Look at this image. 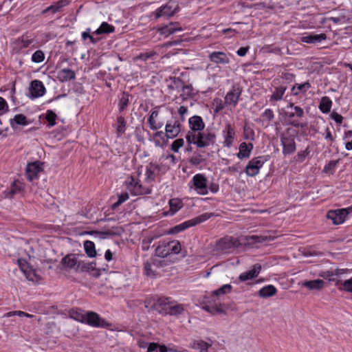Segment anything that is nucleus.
I'll return each mask as SVG.
<instances>
[{"label":"nucleus","instance_id":"5","mask_svg":"<svg viewBox=\"0 0 352 352\" xmlns=\"http://www.w3.org/2000/svg\"><path fill=\"white\" fill-rule=\"evenodd\" d=\"M155 307L160 309V312L164 311L172 316L182 314L185 309L184 305L174 302L169 297L159 298L155 302Z\"/></svg>","mask_w":352,"mask_h":352},{"label":"nucleus","instance_id":"62","mask_svg":"<svg viewBox=\"0 0 352 352\" xmlns=\"http://www.w3.org/2000/svg\"><path fill=\"white\" fill-rule=\"evenodd\" d=\"M182 92L183 94L181 95L182 96L189 97L192 96L194 94L192 87L188 85L183 87Z\"/></svg>","mask_w":352,"mask_h":352},{"label":"nucleus","instance_id":"10","mask_svg":"<svg viewBox=\"0 0 352 352\" xmlns=\"http://www.w3.org/2000/svg\"><path fill=\"white\" fill-rule=\"evenodd\" d=\"M208 218L209 216L207 214H201L174 226L169 232L171 234L181 232L188 228L197 226V224L206 221Z\"/></svg>","mask_w":352,"mask_h":352},{"label":"nucleus","instance_id":"53","mask_svg":"<svg viewBox=\"0 0 352 352\" xmlns=\"http://www.w3.org/2000/svg\"><path fill=\"white\" fill-rule=\"evenodd\" d=\"M24 189V184L23 183L21 182L19 180H16L13 182L12 187H11V192L12 194H16L18 192H21Z\"/></svg>","mask_w":352,"mask_h":352},{"label":"nucleus","instance_id":"46","mask_svg":"<svg viewBox=\"0 0 352 352\" xmlns=\"http://www.w3.org/2000/svg\"><path fill=\"white\" fill-rule=\"evenodd\" d=\"M343 140L344 141L345 148L347 151L352 150V129L344 131L343 135Z\"/></svg>","mask_w":352,"mask_h":352},{"label":"nucleus","instance_id":"22","mask_svg":"<svg viewBox=\"0 0 352 352\" xmlns=\"http://www.w3.org/2000/svg\"><path fill=\"white\" fill-rule=\"evenodd\" d=\"M253 148L254 144L252 142H241L239 146V152L236 153L237 157L241 160L248 159L252 154Z\"/></svg>","mask_w":352,"mask_h":352},{"label":"nucleus","instance_id":"58","mask_svg":"<svg viewBox=\"0 0 352 352\" xmlns=\"http://www.w3.org/2000/svg\"><path fill=\"white\" fill-rule=\"evenodd\" d=\"M129 198L128 192H122L118 196V201L113 204V207L116 208L125 202Z\"/></svg>","mask_w":352,"mask_h":352},{"label":"nucleus","instance_id":"51","mask_svg":"<svg viewBox=\"0 0 352 352\" xmlns=\"http://www.w3.org/2000/svg\"><path fill=\"white\" fill-rule=\"evenodd\" d=\"M338 164V161L336 160H331L327 164H326L324 167L323 172L325 173L332 175L333 174L336 166Z\"/></svg>","mask_w":352,"mask_h":352},{"label":"nucleus","instance_id":"29","mask_svg":"<svg viewBox=\"0 0 352 352\" xmlns=\"http://www.w3.org/2000/svg\"><path fill=\"white\" fill-rule=\"evenodd\" d=\"M113 126L116 129L117 137H120L126 132V120L122 115H119Z\"/></svg>","mask_w":352,"mask_h":352},{"label":"nucleus","instance_id":"54","mask_svg":"<svg viewBox=\"0 0 352 352\" xmlns=\"http://www.w3.org/2000/svg\"><path fill=\"white\" fill-rule=\"evenodd\" d=\"M333 272H334V271L333 270L322 271L318 274V276L320 277H322V278H324L328 280L329 282H331V281L335 280H334L335 274Z\"/></svg>","mask_w":352,"mask_h":352},{"label":"nucleus","instance_id":"4","mask_svg":"<svg viewBox=\"0 0 352 352\" xmlns=\"http://www.w3.org/2000/svg\"><path fill=\"white\" fill-rule=\"evenodd\" d=\"M186 139L188 144H193L201 148L213 146L216 142L217 137L214 132L206 129L195 135H186Z\"/></svg>","mask_w":352,"mask_h":352},{"label":"nucleus","instance_id":"48","mask_svg":"<svg viewBox=\"0 0 352 352\" xmlns=\"http://www.w3.org/2000/svg\"><path fill=\"white\" fill-rule=\"evenodd\" d=\"M129 104V95L123 93L118 102V109L120 112L123 111Z\"/></svg>","mask_w":352,"mask_h":352},{"label":"nucleus","instance_id":"20","mask_svg":"<svg viewBox=\"0 0 352 352\" xmlns=\"http://www.w3.org/2000/svg\"><path fill=\"white\" fill-rule=\"evenodd\" d=\"M261 265L255 264L250 270L241 273L239 276V280L241 282H245L247 280H252L258 276V274L261 272Z\"/></svg>","mask_w":352,"mask_h":352},{"label":"nucleus","instance_id":"24","mask_svg":"<svg viewBox=\"0 0 352 352\" xmlns=\"http://www.w3.org/2000/svg\"><path fill=\"white\" fill-rule=\"evenodd\" d=\"M327 218L331 220L334 225L342 224L346 219L342 208L329 210L327 214Z\"/></svg>","mask_w":352,"mask_h":352},{"label":"nucleus","instance_id":"8","mask_svg":"<svg viewBox=\"0 0 352 352\" xmlns=\"http://www.w3.org/2000/svg\"><path fill=\"white\" fill-rule=\"evenodd\" d=\"M125 186L133 196L148 195L151 192L150 186L142 184L138 179L134 177H131L126 180Z\"/></svg>","mask_w":352,"mask_h":352},{"label":"nucleus","instance_id":"49","mask_svg":"<svg viewBox=\"0 0 352 352\" xmlns=\"http://www.w3.org/2000/svg\"><path fill=\"white\" fill-rule=\"evenodd\" d=\"M45 60L44 52L41 50H36L32 56L31 60L35 63H42Z\"/></svg>","mask_w":352,"mask_h":352},{"label":"nucleus","instance_id":"7","mask_svg":"<svg viewBox=\"0 0 352 352\" xmlns=\"http://www.w3.org/2000/svg\"><path fill=\"white\" fill-rule=\"evenodd\" d=\"M270 160V155H259L252 157L245 168V173L248 177L258 175L263 165Z\"/></svg>","mask_w":352,"mask_h":352},{"label":"nucleus","instance_id":"13","mask_svg":"<svg viewBox=\"0 0 352 352\" xmlns=\"http://www.w3.org/2000/svg\"><path fill=\"white\" fill-rule=\"evenodd\" d=\"M84 324H86L90 327L99 328V327H108L110 326L109 322L104 318H102L99 314L94 311H87L85 316V321Z\"/></svg>","mask_w":352,"mask_h":352},{"label":"nucleus","instance_id":"55","mask_svg":"<svg viewBox=\"0 0 352 352\" xmlns=\"http://www.w3.org/2000/svg\"><path fill=\"white\" fill-rule=\"evenodd\" d=\"M184 140L182 138H178L174 140L171 144V150L175 153H178L179 150L184 146Z\"/></svg>","mask_w":352,"mask_h":352},{"label":"nucleus","instance_id":"40","mask_svg":"<svg viewBox=\"0 0 352 352\" xmlns=\"http://www.w3.org/2000/svg\"><path fill=\"white\" fill-rule=\"evenodd\" d=\"M276 293V288L272 285H269L262 287L259 290V296L263 298H268L275 295Z\"/></svg>","mask_w":352,"mask_h":352},{"label":"nucleus","instance_id":"61","mask_svg":"<svg viewBox=\"0 0 352 352\" xmlns=\"http://www.w3.org/2000/svg\"><path fill=\"white\" fill-rule=\"evenodd\" d=\"M331 118L337 124L340 125L343 121V117L336 111H333L331 113Z\"/></svg>","mask_w":352,"mask_h":352},{"label":"nucleus","instance_id":"21","mask_svg":"<svg viewBox=\"0 0 352 352\" xmlns=\"http://www.w3.org/2000/svg\"><path fill=\"white\" fill-rule=\"evenodd\" d=\"M212 346V342L201 339H194L188 344L190 349L198 351L199 352H208L209 348Z\"/></svg>","mask_w":352,"mask_h":352},{"label":"nucleus","instance_id":"60","mask_svg":"<svg viewBox=\"0 0 352 352\" xmlns=\"http://www.w3.org/2000/svg\"><path fill=\"white\" fill-rule=\"evenodd\" d=\"M8 111V104L6 100L0 96V115Z\"/></svg>","mask_w":352,"mask_h":352},{"label":"nucleus","instance_id":"34","mask_svg":"<svg viewBox=\"0 0 352 352\" xmlns=\"http://www.w3.org/2000/svg\"><path fill=\"white\" fill-rule=\"evenodd\" d=\"M287 108H289V109H292L291 112L287 111L286 113V116L288 118L291 119V118H293L294 117H297V118H300L303 117V116H304V110L300 107L295 106L293 103H289L287 105Z\"/></svg>","mask_w":352,"mask_h":352},{"label":"nucleus","instance_id":"44","mask_svg":"<svg viewBox=\"0 0 352 352\" xmlns=\"http://www.w3.org/2000/svg\"><path fill=\"white\" fill-rule=\"evenodd\" d=\"M84 249L85 253L89 258H94L96 256L95 244L93 241H85L84 242Z\"/></svg>","mask_w":352,"mask_h":352},{"label":"nucleus","instance_id":"16","mask_svg":"<svg viewBox=\"0 0 352 352\" xmlns=\"http://www.w3.org/2000/svg\"><path fill=\"white\" fill-rule=\"evenodd\" d=\"M46 89L43 82L39 80H32L29 86L28 97L34 100L43 96L45 94Z\"/></svg>","mask_w":352,"mask_h":352},{"label":"nucleus","instance_id":"50","mask_svg":"<svg viewBox=\"0 0 352 352\" xmlns=\"http://www.w3.org/2000/svg\"><path fill=\"white\" fill-rule=\"evenodd\" d=\"M48 122V127L54 126L56 124V115L52 110H47L45 117Z\"/></svg>","mask_w":352,"mask_h":352},{"label":"nucleus","instance_id":"47","mask_svg":"<svg viewBox=\"0 0 352 352\" xmlns=\"http://www.w3.org/2000/svg\"><path fill=\"white\" fill-rule=\"evenodd\" d=\"M168 243V246L170 250V254H178L181 251V244L177 241H173Z\"/></svg>","mask_w":352,"mask_h":352},{"label":"nucleus","instance_id":"19","mask_svg":"<svg viewBox=\"0 0 352 352\" xmlns=\"http://www.w3.org/2000/svg\"><path fill=\"white\" fill-rule=\"evenodd\" d=\"M160 107H156L152 109L147 118L149 128L153 131L160 129L164 126V122L159 119Z\"/></svg>","mask_w":352,"mask_h":352},{"label":"nucleus","instance_id":"18","mask_svg":"<svg viewBox=\"0 0 352 352\" xmlns=\"http://www.w3.org/2000/svg\"><path fill=\"white\" fill-rule=\"evenodd\" d=\"M188 125L190 130L186 135H195L201 132L205 128V123L202 118L199 116H193L188 119Z\"/></svg>","mask_w":352,"mask_h":352},{"label":"nucleus","instance_id":"33","mask_svg":"<svg viewBox=\"0 0 352 352\" xmlns=\"http://www.w3.org/2000/svg\"><path fill=\"white\" fill-rule=\"evenodd\" d=\"M286 89V87L284 86H279L276 87L273 91L272 94L270 97V101L273 104H274V102H276L280 101L285 95Z\"/></svg>","mask_w":352,"mask_h":352},{"label":"nucleus","instance_id":"6","mask_svg":"<svg viewBox=\"0 0 352 352\" xmlns=\"http://www.w3.org/2000/svg\"><path fill=\"white\" fill-rule=\"evenodd\" d=\"M34 38L30 34H24L16 38L12 44V51L17 54H28L30 50L27 49L34 43Z\"/></svg>","mask_w":352,"mask_h":352},{"label":"nucleus","instance_id":"43","mask_svg":"<svg viewBox=\"0 0 352 352\" xmlns=\"http://www.w3.org/2000/svg\"><path fill=\"white\" fill-rule=\"evenodd\" d=\"M115 31V28L107 22H102L100 27L95 31L96 34H109Z\"/></svg>","mask_w":352,"mask_h":352},{"label":"nucleus","instance_id":"37","mask_svg":"<svg viewBox=\"0 0 352 352\" xmlns=\"http://www.w3.org/2000/svg\"><path fill=\"white\" fill-rule=\"evenodd\" d=\"M232 286L230 284L222 285L220 288L212 292V297L220 298L223 296L230 294L232 292Z\"/></svg>","mask_w":352,"mask_h":352},{"label":"nucleus","instance_id":"2","mask_svg":"<svg viewBox=\"0 0 352 352\" xmlns=\"http://www.w3.org/2000/svg\"><path fill=\"white\" fill-rule=\"evenodd\" d=\"M190 191L199 195H206L209 192L216 194L219 190V185L216 182H209L204 173H197L192 176L188 183Z\"/></svg>","mask_w":352,"mask_h":352},{"label":"nucleus","instance_id":"63","mask_svg":"<svg viewBox=\"0 0 352 352\" xmlns=\"http://www.w3.org/2000/svg\"><path fill=\"white\" fill-rule=\"evenodd\" d=\"M333 271H334L333 273L335 274V276H338V277H340L344 274H347L351 273V270L349 269H346V268H345V269L336 268V269L333 270Z\"/></svg>","mask_w":352,"mask_h":352},{"label":"nucleus","instance_id":"23","mask_svg":"<svg viewBox=\"0 0 352 352\" xmlns=\"http://www.w3.org/2000/svg\"><path fill=\"white\" fill-rule=\"evenodd\" d=\"M327 39V35L324 33L318 34H307L300 38V41L307 44L321 43Z\"/></svg>","mask_w":352,"mask_h":352},{"label":"nucleus","instance_id":"28","mask_svg":"<svg viewBox=\"0 0 352 352\" xmlns=\"http://www.w3.org/2000/svg\"><path fill=\"white\" fill-rule=\"evenodd\" d=\"M302 285L311 291H320L325 286V282L322 279L305 280Z\"/></svg>","mask_w":352,"mask_h":352},{"label":"nucleus","instance_id":"42","mask_svg":"<svg viewBox=\"0 0 352 352\" xmlns=\"http://www.w3.org/2000/svg\"><path fill=\"white\" fill-rule=\"evenodd\" d=\"M243 137L245 140L250 141V142L255 140V132L251 126L245 124L243 126Z\"/></svg>","mask_w":352,"mask_h":352},{"label":"nucleus","instance_id":"17","mask_svg":"<svg viewBox=\"0 0 352 352\" xmlns=\"http://www.w3.org/2000/svg\"><path fill=\"white\" fill-rule=\"evenodd\" d=\"M148 140L153 142L155 147L164 148L168 144L169 138L162 131H156L153 134L148 133Z\"/></svg>","mask_w":352,"mask_h":352},{"label":"nucleus","instance_id":"9","mask_svg":"<svg viewBox=\"0 0 352 352\" xmlns=\"http://www.w3.org/2000/svg\"><path fill=\"white\" fill-rule=\"evenodd\" d=\"M223 138L222 144L223 147L231 148L236 139L235 126L231 123H226L221 131Z\"/></svg>","mask_w":352,"mask_h":352},{"label":"nucleus","instance_id":"15","mask_svg":"<svg viewBox=\"0 0 352 352\" xmlns=\"http://www.w3.org/2000/svg\"><path fill=\"white\" fill-rule=\"evenodd\" d=\"M182 122L177 118H173L166 122L165 124V133L169 139H174L178 136L182 130Z\"/></svg>","mask_w":352,"mask_h":352},{"label":"nucleus","instance_id":"41","mask_svg":"<svg viewBox=\"0 0 352 352\" xmlns=\"http://www.w3.org/2000/svg\"><path fill=\"white\" fill-rule=\"evenodd\" d=\"M311 87L309 82H306L302 84H296L292 88V92L294 96H298L300 93L306 92Z\"/></svg>","mask_w":352,"mask_h":352},{"label":"nucleus","instance_id":"45","mask_svg":"<svg viewBox=\"0 0 352 352\" xmlns=\"http://www.w3.org/2000/svg\"><path fill=\"white\" fill-rule=\"evenodd\" d=\"M156 54H157L156 52L153 50L144 52L140 53L139 55H138L135 58V60H140L142 61H146L150 59L153 60V59H154V57L156 56Z\"/></svg>","mask_w":352,"mask_h":352},{"label":"nucleus","instance_id":"39","mask_svg":"<svg viewBox=\"0 0 352 352\" xmlns=\"http://www.w3.org/2000/svg\"><path fill=\"white\" fill-rule=\"evenodd\" d=\"M170 254V250L168 246L167 242H162L155 249V255L164 258Z\"/></svg>","mask_w":352,"mask_h":352},{"label":"nucleus","instance_id":"64","mask_svg":"<svg viewBox=\"0 0 352 352\" xmlns=\"http://www.w3.org/2000/svg\"><path fill=\"white\" fill-rule=\"evenodd\" d=\"M145 274L148 276L153 277L155 276L154 272L151 269V265L149 263H146L144 266Z\"/></svg>","mask_w":352,"mask_h":352},{"label":"nucleus","instance_id":"26","mask_svg":"<svg viewBox=\"0 0 352 352\" xmlns=\"http://www.w3.org/2000/svg\"><path fill=\"white\" fill-rule=\"evenodd\" d=\"M208 58L210 60L216 64H228L230 63V58L223 52H212Z\"/></svg>","mask_w":352,"mask_h":352},{"label":"nucleus","instance_id":"36","mask_svg":"<svg viewBox=\"0 0 352 352\" xmlns=\"http://www.w3.org/2000/svg\"><path fill=\"white\" fill-rule=\"evenodd\" d=\"M86 312L87 311L81 309H72L69 311V316L71 318L84 324L85 321Z\"/></svg>","mask_w":352,"mask_h":352},{"label":"nucleus","instance_id":"11","mask_svg":"<svg viewBox=\"0 0 352 352\" xmlns=\"http://www.w3.org/2000/svg\"><path fill=\"white\" fill-rule=\"evenodd\" d=\"M179 5L175 0H170L167 3L157 8L155 12L156 19L165 16L170 17L173 16L179 11Z\"/></svg>","mask_w":352,"mask_h":352},{"label":"nucleus","instance_id":"12","mask_svg":"<svg viewBox=\"0 0 352 352\" xmlns=\"http://www.w3.org/2000/svg\"><path fill=\"white\" fill-rule=\"evenodd\" d=\"M44 170V164L40 161L28 163L25 169V175L30 182L36 180Z\"/></svg>","mask_w":352,"mask_h":352},{"label":"nucleus","instance_id":"1","mask_svg":"<svg viewBox=\"0 0 352 352\" xmlns=\"http://www.w3.org/2000/svg\"><path fill=\"white\" fill-rule=\"evenodd\" d=\"M274 238L271 235H251L239 237L225 236L216 241L214 251L219 254H231L242 245H254L258 243L270 242Z\"/></svg>","mask_w":352,"mask_h":352},{"label":"nucleus","instance_id":"3","mask_svg":"<svg viewBox=\"0 0 352 352\" xmlns=\"http://www.w3.org/2000/svg\"><path fill=\"white\" fill-rule=\"evenodd\" d=\"M61 263L67 270H74L77 273L91 272L96 267L94 263L81 260L76 254L65 256L62 258Z\"/></svg>","mask_w":352,"mask_h":352},{"label":"nucleus","instance_id":"31","mask_svg":"<svg viewBox=\"0 0 352 352\" xmlns=\"http://www.w3.org/2000/svg\"><path fill=\"white\" fill-rule=\"evenodd\" d=\"M57 78L61 82H67L75 79L76 74L73 70L65 68L58 72Z\"/></svg>","mask_w":352,"mask_h":352},{"label":"nucleus","instance_id":"14","mask_svg":"<svg viewBox=\"0 0 352 352\" xmlns=\"http://www.w3.org/2000/svg\"><path fill=\"white\" fill-rule=\"evenodd\" d=\"M241 93L242 89L239 86H232V89L226 94L224 98L226 106L230 109L235 108L239 102Z\"/></svg>","mask_w":352,"mask_h":352},{"label":"nucleus","instance_id":"35","mask_svg":"<svg viewBox=\"0 0 352 352\" xmlns=\"http://www.w3.org/2000/svg\"><path fill=\"white\" fill-rule=\"evenodd\" d=\"M332 100L328 96H323L320 99L318 108L323 113H328L330 112L332 107Z\"/></svg>","mask_w":352,"mask_h":352},{"label":"nucleus","instance_id":"59","mask_svg":"<svg viewBox=\"0 0 352 352\" xmlns=\"http://www.w3.org/2000/svg\"><path fill=\"white\" fill-rule=\"evenodd\" d=\"M342 288L341 289H343L344 291L352 293V277L350 278L345 280L342 283Z\"/></svg>","mask_w":352,"mask_h":352},{"label":"nucleus","instance_id":"30","mask_svg":"<svg viewBox=\"0 0 352 352\" xmlns=\"http://www.w3.org/2000/svg\"><path fill=\"white\" fill-rule=\"evenodd\" d=\"M169 210L165 212V215L173 216L183 207V202L177 198L170 199L168 201Z\"/></svg>","mask_w":352,"mask_h":352},{"label":"nucleus","instance_id":"56","mask_svg":"<svg viewBox=\"0 0 352 352\" xmlns=\"http://www.w3.org/2000/svg\"><path fill=\"white\" fill-rule=\"evenodd\" d=\"M23 274L28 280L31 281H34L36 278V272L30 265L23 272Z\"/></svg>","mask_w":352,"mask_h":352},{"label":"nucleus","instance_id":"38","mask_svg":"<svg viewBox=\"0 0 352 352\" xmlns=\"http://www.w3.org/2000/svg\"><path fill=\"white\" fill-rule=\"evenodd\" d=\"M179 31H182V28L175 27L174 23H170L169 25H164L159 29L160 33L165 36H168L176 32Z\"/></svg>","mask_w":352,"mask_h":352},{"label":"nucleus","instance_id":"32","mask_svg":"<svg viewBox=\"0 0 352 352\" xmlns=\"http://www.w3.org/2000/svg\"><path fill=\"white\" fill-rule=\"evenodd\" d=\"M29 123L26 116L23 114H16L13 118L10 120V124L12 129H15L17 126H27Z\"/></svg>","mask_w":352,"mask_h":352},{"label":"nucleus","instance_id":"27","mask_svg":"<svg viewBox=\"0 0 352 352\" xmlns=\"http://www.w3.org/2000/svg\"><path fill=\"white\" fill-rule=\"evenodd\" d=\"M160 171L157 164L150 163L146 166L145 180L147 183L153 182Z\"/></svg>","mask_w":352,"mask_h":352},{"label":"nucleus","instance_id":"57","mask_svg":"<svg viewBox=\"0 0 352 352\" xmlns=\"http://www.w3.org/2000/svg\"><path fill=\"white\" fill-rule=\"evenodd\" d=\"M23 274L28 280L31 281H34L36 278V272L30 265L23 272Z\"/></svg>","mask_w":352,"mask_h":352},{"label":"nucleus","instance_id":"52","mask_svg":"<svg viewBox=\"0 0 352 352\" xmlns=\"http://www.w3.org/2000/svg\"><path fill=\"white\" fill-rule=\"evenodd\" d=\"M274 111L271 109H266L261 115L260 120L262 119L263 121H267L269 122L274 120Z\"/></svg>","mask_w":352,"mask_h":352},{"label":"nucleus","instance_id":"25","mask_svg":"<svg viewBox=\"0 0 352 352\" xmlns=\"http://www.w3.org/2000/svg\"><path fill=\"white\" fill-rule=\"evenodd\" d=\"M280 140L283 146V153L285 155H290L296 151V143L294 138L283 136Z\"/></svg>","mask_w":352,"mask_h":352}]
</instances>
